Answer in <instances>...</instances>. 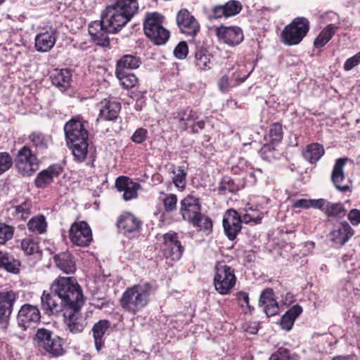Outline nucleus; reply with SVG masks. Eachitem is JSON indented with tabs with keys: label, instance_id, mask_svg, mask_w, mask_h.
<instances>
[{
	"label": "nucleus",
	"instance_id": "f257e3e1",
	"mask_svg": "<svg viewBox=\"0 0 360 360\" xmlns=\"http://www.w3.org/2000/svg\"><path fill=\"white\" fill-rule=\"evenodd\" d=\"M51 292L44 291L41 304L44 314H63L66 330L72 334L82 333L87 323L81 313L86 298L75 277L58 276L51 286Z\"/></svg>",
	"mask_w": 360,
	"mask_h": 360
},
{
	"label": "nucleus",
	"instance_id": "f03ea898",
	"mask_svg": "<svg viewBox=\"0 0 360 360\" xmlns=\"http://www.w3.org/2000/svg\"><path fill=\"white\" fill-rule=\"evenodd\" d=\"M111 5L106 7L101 20L108 32H119L138 12L137 0H110Z\"/></svg>",
	"mask_w": 360,
	"mask_h": 360
},
{
	"label": "nucleus",
	"instance_id": "7ed1b4c3",
	"mask_svg": "<svg viewBox=\"0 0 360 360\" xmlns=\"http://www.w3.org/2000/svg\"><path fill=\"white\" fill-rule=\"evenodd\" d=\"M88 122L82 118L75 117L64 125V132L68 145L72 150L77 162H84L88 153L89 131Z\"/></svg>",
	"mask_w": 360,
	"mask_h": 360
},
{
	"label": "nucleus",
	"instance_id": "20e7f679",
	"mask_svg": "<svg viewBox=\"0 0 360 360\" xmlns=\"http://www.w3.org/2000/svg\"><path fill=\"white\" fill-rule=\"evenodd\" d=\"M152 292L153 285L149 282L134 285L122 293L120 304L124 311L136 314L149 304Z\"/></svg>",
	"mask_w": 360,
	"mask_h": 360
},
{
	"label": "nucleus",
	"instance_id": "39448f33",
	"mask_svg": "<svg viewBox=\"0 0 360 360\" xmlns=\"http://www.w3.org/2000/svg\"><path fill=\"white\" fill-rule=\"evenodd\" d=\"M164 16L159 13H146L143 21V32L147 38L155 45L166 44L170 32L163 26Z\"/></svg>",
	"mask_w": 360,
	"mask_h": 360
},
{
	"label": "nucleus",
	"instance_id": "423d86ee",
	"mask_svg": "<svg viewBox=\"0 0 360 360\" xmlns=\"http://www.w3.org/2000/svg\"><path fill=\"white\" fill-rule=\"evenodd\" d=\"M237 281L235 269L224 261L216 262L214 267L213 285L221 295H229Z\"/></svg>",
	"mask_w": 360,
	"mask_h": 360
},
{
	"label": "nucleus",
	"instance_id": "0eeeda50",
	"mask_svg": "<svg viewBox=\"0 0 360 360\" xmlns=\"http://www.w3.org/2000/svg\"><path fill=\"white\" fill-rule=\"evenodd\" d=\"M33 340L38 347L42 348L52 357L61 356L65 353L63 340L47 328H38Z\"/></svg>",
	"mask_w": 360,
	"mask_h": 360
},
{
	"label": "nucleus",
	"instance_id": "6e6552de",
	"mask_svg": "<svg viewBox=\"0 0 360 360\" xmlns=\"http://www.w3.org/2000/svg\"><path fill=\"white\" fill-rule=\"evenodd\" d=\"M310 30L309 20L305 17L295 18L281 33V41L287 46L301 43Z\"/></svg>",
	"mask_w": 360,
	"mask_h": 360
},
{
	"label": "nucleus",
	"instance_id": "1a4fd4ad",
	"mask_svg": "<svg viewBox=\"0 0 360 360\" xmlns=\"http://www.w3.org/2000/svg\"><path fill=\"white\" fill-rule=\"evenodd\" d=\"M160 240V252L164 258L173 262L181 259L186 248L177 232L169 231L162 234Z\"/></svg>",
	"mask_w": 360,
	"mask_h": 360
},
{
	"label": "nucleus",
	"instance_id": "9d476101",
	"mask_svg": "<svg viewBox=\"0 0 360 360\" xmlns=\"http://www.w3.org/2000/svg\"><path fill=\"white\" fill-rule=\"evenodd\" d=\"M38 154L27 145L23 146L16 154L13 163L18 172L23 176H32L39 168Z\"/></svg>",
	"mask_w": 360,
	"mask_h": 360
},
{
	"label": "nucleus",
	"instance_id": "9b49d317",
	"mask_svg": "<svg viewBox=\"0 0 360 360\" xmlns=\"http://www.w3.org/2000/svg\"><path fill=\"white\" fill-rule=\"evenodd\" d=\"M70 242L78 247H87L93 240L92 231L85 221H75L69 230Z\"/></svg>",
	"mask_w": 360,
	"mask_h": 360
},
{
	"label": "nucleus",
	"instance_id": "f8f14e48",
	"mask_svg": "<svg viewBox=\"0 0 360 360\" xmlns=\"http://www.w3.org/2000/svg\"><path fill=\"white\" fill-rule=\"evenodd\" d=\"M202 210L200 198L192 194H188L180 200L179 214L188 223L200 216Z\"/></svg>",
	"mask_w": 360,
	"mask_h": 360
},
{
	"label": "nucleus",
	"instance_id": "ddd939ff",
	"mask_svg": "<svg viewBox=\"0 0 360 360\" xmlns=\"http://www.w3.org/2000/svg\"><path fill=\"white\" fill-rule=\"evenodd\" d=\"M41 320V312L37 306L24 304L21 306L17 315L18 326L22 330H26L39 323Z\"/></svg>",
	"mask_w": 360,
	"mask_h": 360
},
{
	"label": "nucleus",
	"instance_id": "4468645a",
	"mask_svg": "<svg viewBox=\"0 0 360 360\" xmlns=\"http://www.w3.org/2000/svg\"><path fill=\"white\" fill-rule=\"evenodd\" d=\"M215 34L219 41L229 46H236L244 40L243 30L238 26L220 25L216 27Z\"/></svg>",
	"mask_w": 360,
	"mask_h": 360
},
{
	"label": "nucleus",
	"instance_id": "2eb2a0df",
	"mask_svg": "<svg viewBox=\"0 0 360 360\" xmlns=\"http://www.w3.org/2000/svg\"><path fill=\"white\" fill-rule=\"evenodd\" d=\"M243 220L234 209H229L224 214L222 225L226 237L230 240H234L242 229Z\"/></svg>",
	"mask_w": 360,
	"mask_h": 360
},
{
	"label": "nucleus",
	"instance_id": "dca6fc26",
	"mask_svg": "<svg viewBox=\"0 0 360 360\" xmlns=\"http://www.w3.org/2000/svg\"><path fill=\"white\" fill-rule=\"evenodd\" d=\"M176 20L181 32L186 36L194 37L200 31L199 22L186 8L177 13Z\"/></svg>",
	"mask_w": 360,
	"mask_h": 360
},
{
	"label": "nucleus",
	"instance_id": "f3484780",
	"mask_svg": "<svg viewBox=\"0 0 360 360\" xmlns=\"http://www.w3.org/2000/svg\"><path fill=\"white\" fill-rule=\"evenodd\" d=\"M348 161L347 158L337 159L331 173V181L335 187L343 193L351 191V186L346 182V176L344 172V167Z\"/></svg>",
	"mask_w": 360,
	"mask_h": 360
},
{
	"label": "nucleus",
	"instance_id": "a211bd4d",
	"mask_svg": "<svg viewBox=\"0 0 360 360\" xmlns=\"http://www.w3.org/2000/svg\"><path fill=\"white\" fill-rule=\"evenodd\" d=\"M98 116L105 121H115L121 110V103L112 97L101 100L98 104Z\"/></svg>",
	"mask_w": 360,
	"mask_h": 360
},
{
	"label": "nucleus",
	"instance_id": "6ab92c4d",
	"mask_svg": "<svg viewBox=\"0 0 360 360\" xmlns=\"http://www.w3.org/2000/svg\"><path fill=\"white\" fill-rule=\"evenodd\" d=\"M89 34L91 40L97 45L103 48L110 47V41L108 34H112L108 32L105 25L101 20L91 22L89 25Z\"/></svg>",
	"mask_w": 360,
	"mask_h": 360
},
{
	"label": "nucleus",
	"instance_id": "aec40b11",
	"mask_svg": "<svg viewBox=\"0 0 360 360\" xmlns=\"http://www.w3.org/2000/svg\"><path fill=\"white\" fill-rule=\"evenodd\" d=\"M116 225L120 233L127 235L139 232L141 229L142 221L131 212H124L118 217Z\"/></svg>",
	"mask_w": 360,
	"mask_h": 360
},
{
	"label": "nucleus",
	"instance_id": "412c9836",
	"mask_svg": "<svg viewBox=\"0 0 360 360\" xmlns=\"http://www.w3.org/2000/svg\"><path fill=\"white\" fill-rule=\"evenodd\" d=\"M318 209L326 214L328 221L340 220L347 214V209L342 202H330L324 198H319Z\"/></svg>",
	"mask_w": 360,
	"mask_h": 360
},
{
	"label": "nucleus",
	"instance_id": "4be33fe9",
	"mask_svg": "<svg viewBox=\"0 0 360 360\" xmlns=\"http://www.w3.org/2000/svg\"><path fill=\"white\" fill-rule=\"evenodd\" d=\"M355 231L346 221L339 223L329 233L331 242L339 247L343 246L354 235Z\"/></svg>",
	"mask_w": 360,
	"mask_h": 360
},
{
	"label": "nucleus",
	"instance_id": "5701e85b",
	"mask_svg": "<svg viewBox=\"0 0 360 360\" xmlns=\"http://www.w3.org/2000/svg\"><path fill=\"white\" fill-rule=\"evenodd\" d=\"M28 146L33 148L32 151L43 154L49 147L51 136L41 130H33L27 135Z\"/></svg>",
	"mask_w": 360,
	"mask_h": 360
},
{
	"label": "nucleus",
	"instance_id": "b1692460",
	"mask_svg": "<svg viewBox=\"0 0 360 360\" xmlns=\"http://www.w3.org/2000/svg\"><path fill=\"white\" fill-rule=\"evenodd\" d=\"M18 298V293L12 290L0 292V322L10 317Z\"/></svg>",
	"mask_w": 360,
	"mask_h": 360
},
{
	"label": "nucleus",
	"instance_id": "393cba45",
	"mask_svg": "<svg viewBox=\"0 0 360 360\" xmlns=\"http://www.w3.org/2000/svg\"><path fill=\"white\" fill-rule=\"evenodd\" d=\"M242 10L241 4L236 0H230L224 4L216 5L212 8V16L214 19L229 18L238 14Z\"/></svg>",
	"mask_w": 360,
	"mask_h": 360
},
{
	"label": "nucleus",
	"instance_id": "a878e982",
	"mask_svg": "<svg viewBox=\"0 0 360 360\" xmlns=\"http://www.w3.org/2000/svg\"><path fill=\"white\" fill-rule=\"evenodd\" d=\"M63 167L59 165H52L47 169L40 172L35 180L34 185L38 188H44L53 181V179L58 177L63 172Z\"/></svg>",
	"mask_w": 360,
	"mask_h": 360
},
{
	"label": "nucleus",
	"instance_id": "bb28decb",
	"mask_svg": "<svg viewBox=\"0 0 360 360\" xmlns=\"http://www.w3.org/2000/svg\"><path fill=\"white\" fill-rule=\"evenodd\" d=\"M53 260L56 266L66 274H73L77 270L76 260L68 251L55 255Z\"/></svg>",
	"mask_w": 360,
	"mask_h": 360
},
{
	"label": "nucleus",
	"instance_id": "cd10ccee",
	"mask_svg": "<svg viewBox=\"0 0 360 360\" xmlns=\"http://www.w3.org/2000/svg\"><path fill=\"white\" fill-rule=\"evenodd\" d=\"M56 41V32L50 29L39 33L35 37V48L40 52H46L51 50Z\"/></svg>",
	"mask_w": 360,
	"mask_h": 360
},
{
	"label": "nucleus",
	"instance_id": "c85d7f7f",
	"mask_svg": "<svg viewBox=\"0 0 360 360\" xmlns=\"http://www.w3.org/2000/svg\"><path fill=\"white\" fill-rule=\"evenodd\" d=\"M51 84L61 91H67L72 82V73L68 69L55 70L51 75Z\"/></svg>",
	"mask_w": 360,
	"mask_h": 360
},
{
	"label": "nucleus",
	"instance_id": "c756f323",
	"mask_svg": "<svg viewBox=\"0 0 360 360\" xmlns=\"http://www.w3.org/2000/svg\"><path fill=\"white\" fill-rule=\"evenodd\" d=\"M198 117V113L188 106L179 108L173 113V118L178 120L181 131H186L188 122L196 120Z\"/></svg>",
	"mask_w": 360,
	"mask_h": 360
},
{
	"label": "nucleus",
	"instance_id": "7c9ffc66",
	"mask_svg": "<svg viewBox=\"0 0 360 360\" xmlns=\"http://www.w3.org/2000/svg\"><path fill=\"white\" fill-rule=\"evenodd\" d=\"M141 64L140 57L133 54H124L117 60L115 72L122 74V72L137 69Z\"/></svg>",
	"mask_w": 360,
	"mask_h": 360
},
{
	"label": "nucleus",
	"instance_id": "2f4dec72",
	"mask_svg": "<svg viewBox=\"0 0 360 360\" xmlns=\"http://www.w3.org/2000/svg\"><path fill=\"white\" fill-rule=\"evenodd\" d=\"M110 322L106 319H102L96 322L91 329L94 344L96 350L99 352L104 347L103 336L110 327Z\"/></svg>",
	"mask_w": 360,
	"mask_h": 360
},
{
	"label": "nucleus",
	"instance_id": "473e14b6",
	"mask_svg": "<svg viewBox=\"0 0 360 360\" xmlns=\"http://www.w3.org/2000/svg\"><path fill=\"white\" fill-rule=\"evenodd\" d=\"M302 311L303 309L300 304L293 305L281 316L280 321L281 328L285 331L290 330L295 320L302 314Z\"/></svg>",
	"mask_w": 360,
	"mask_h": 360
},
{
	"label": "nucleus",
	"instance_id": "72a5a7b5",
	"mask_svg": "<svg viewBox=\"0 0 360 360\" xmlns=\"http://www.w3.org/2000/svg\"><path fill=\"white\" fill-rule=\"evenodd\" d=\"M162 197L160 201L163 206V212L160 215V221L162 223L165 222L167 214L174 213L177 210L178 198L174 193H162Z\"/></svg>",
	"mask_w": 360,
	"mask_h": 360
},
{
	"label": "nucleus",
	"instance_id": "f704fd0d",
	"mask_svg": "<svg viewBox=\"0 0 360 360\" xmlns=\"http://www.w3.org/2000/svg\"><path fill=\"white\" fill-rule=\"evenodd\" d=\"M338 30L339 26L335 24L331 23L326 26L314 40V48L321 49L325 46Z\"/></svg>",
	"mask_w": 360,
	"mask_h": 360
},
{
	"label": "nucleus",
	"instance_id": "c9c22d12",
	"mask_svg": "<svg viewBox=\"0 0 360 360\" xmlns=\"http://www.w3.org/2000/svg\"><path fill=\"white\" fill-rule=\"evenodd\" d=\"M247 179V176L243 177V180ZM245 186V181L241 183H236L234 179L229 176H224L218 186V192L219 194L224 195L227 192L235 193Z\"/></svg>",
	"mask_w": 360,
	"mask_h": 360
},
{
	"label": "nucleus",
	"instance_id": "e433bc0d",
	"mask_svg": "<svg viewBox=\"0 0 360 360\" xmlns=\"http://www.w3.org/2000/svg\"><path fill=\"white\" fill-rule=\"evenodd\" d=\"M20 262L8 252L0 250V269L17 274L20 272Z\"/></svg>",
	"mask_w": 360,
	"mask_h": 360
},
{
	"label": "nucleus",
	"instance_id": "4c0bfd02",
	"mask_svg": "<svg viewBox=\"0 0 360 360\" xmlns=\"http://www.w3.org/2000/svg\"><path fill=\"white\" fill-rule=\"evenodd\" d=\"M323 146L318 143L308 144L302 151L304 159L311 164L316 163L324 155Z\"/></svg>",
	"mask_w": 360,
	"mask_h": 360
},
{
	"label": "nucleus",
	"instance_id": "58836bf2",
	"mask_svg": "<svg viewBox=\"0 0 360 360\" xmlns=\"http://www.w3.org/2000/svg\"><path fill=\"white\" fill-rule=\"evenodd\" d=\"M188 224L195 228L198 231L202 232L206 236L210 235L213 231L212 219L202 212L200 214V216H198Z\"/></svg>",
	"mask_w": 360,
	"mask_h": 360
},
{
	"label": "nucleus",
	"instance_id": "ea45409f",
	"mask_svg": "<svg viewBox=\"0 0 360 360\" xmlns=\"http://www.w3.org/2000/svg\"><path fill=\"white\" fill-rule=\"evenodd\" d=\"M32 203L31 200L26 198L23 202L17 205H12L10 208L12 214L18 219L25 221L31 214Z\"/></svg>",
	"mask_w": 360,
	"mask_h": 360
},
{
	"label": "nucleus",
	"instance_id": "a19ab883",
	"mask_svg": "<svg viewBox=\"0 0 360 360\" xmlns=\"http://www.w3.org/2000/svg\"><path fill=\"white\" fill-rule=\"evenodd\" d=\"M171 173L173 174L172 182L175 187L182 191L186 185L187 171L184 166H174L171 167Z\"/></svg>",
	"mask_w": 360,
	"mask_h": 360
},
{
	"label": "nucleus",
	"instance_id": "79ce46f5",
	"mask_svg": "<svg viewBox=\"0 0 360 360\" xmlns=\"http://www.w3.org/2000/svg\"><path fill=\"white\" fill-rule=\"evenodd\" d=\"M212 57L207 49L203 47L196 48L195 53V64L200 70H207L211 68Z\"/></svg>",
	"mask_w": 360,
	"mask_h": 360
},
{
	"label": "nucleus",
	"instance_id": "37998d69",
	"mask_svg": "<svg viewBox=\"0 0 360 360\" xmlns=\"http://www.w3.org/2000/svg\"><path fill=\"white\" fill-rule=\"evenodd\" d=\"M243 210L245 212L241 215L243 223L248 224H259L262 222L264 214L259 210L253 208L252 206H250V205H247Z\"/></svg>",
	"mask_w": 360,
	"mask_h": 360
},
{
	"label": "nucleus",
	"instance_id": "c03bdc74",
	"mask_svg": "<svg viewBox=\"0 0 360 360\" xmlns=\"http://www.w3.org/2000/svg\"><path fill=\"white\" fill-rule=\"evenodd\" d=\"M27 229L30 231L36 234H42L46 231L47 221L43 214H38L31 218L27 223Z\"/></svg>",
	"mask_w": 360,
	"mask_h": 360
},
{
	"label": "nucleus",
	"instance_id": "a18cd8bd",
	"mask_svg": "<svg viewBox=\"0 0 360 360\" xmlns=\"http://www.w3.org/2000/svg\"><path fill=\"white\" fill-rule=\"evenodd\" d=\"M20 247L22 251L27 255H39L41 251L39 249V242L37 240L29 236L23 238L20 243Z\"/></svg>",
	"mask_w": 360,
	"mask_h": 360
},
{
	"label": "nucleus",
	"instance_id": "49530a36",
	"mask_svg": "<svg viewBox=\"0 0 360 360\" xmlns=\"http://www.w3.org/2000/svg\"><path fill=\"white\" fill-rule=\"evenodd\" d=\"M283 138V126L279 122H274L270 125L269 131L266 140L271 143L278 144Z\"/></svg>",
	"mask_w": 360,
	"mask_h": 360
},
{
	"label": "nucleus",
	"instance_id": "de8ad7c7",
	"mask_svg": "<svg viewBox=\"0 0 360 360\" xmlns=\"http://www.w3.org/2000/svg\"><path fill=\"white\" fill-rule=\"evenodd\" d=\"M115 75L124 89L133 88L138 83V78L134 73L122 72V74H118V72H115Z\"/></svg>",
	"mask_w": 360,
	"mask_h": 360
},
{
	"label": "nucleus",
	"instance_id": "09e8293b",
	"mask_svg": "<svg viewBox=\"0 0 360 360\" xmlns=\"http://www.w3.org/2000/svg\"><path fill=\"white\" fill-rule=\"evenodd\" d=\"M300 356L285 347H281L271 354L269 360H300Z\"/></svg>",
	"mask_w": 360,
	"mask_h": 360
},
{
	"label": "nucleus",
	"instance_id": "8fccbe9b",
	"mask_svg": "<svg viewBox=\"0 0 360 360\" xmlns=\"http://www.w3.org/2000/svg\"><path fill=\"white\" fill-rule=\"evenodd\" d=\"M236 299L238 302V305L245 310V312L248 311L252 314L254 308L250 304V297L248 292L245 291H239L236 294Z\"/></svg>",
	"mask_w": 360,
	"mask_h": 360
},
{
	"label": "nucleus",
	"instance_id": "3c124183",
	"mask_svg": "<svg viewBox=\"0 0 360 360\" xmlns=\"http://www.w3.org/2000/svg\"><path fill=\"white\" fill-rule=\"evenodd\" d=\"M14 231L13 226L0 222V245H4L10 240L13 237Z\"/></svg>",
	"mask_w": 360,
	"mask_h": 360
},
{
	"label": "nucleus",
	"instance_id": "603ef678",
	"mask_svg": "<svg viewBox=\"0 0 360 360\" xmlns=\"http://www.w3.org/2000/svg\"><path fill=\"white\" fill-rule=\"evenodd\" d=\"M319 199L317 200H308V199H299L292 201V207L294 209L302 208L309 209L310 207L318 209Z\"/></svg>",
	"mask_w": 360,
	"mask_h": 360
},
{
	"label": "nucleus",
	"instance_id": "864d4df0",
	"mask_svg": "<svg viewBox=\"0 0 360 360\" xmlns=\"http://www.w3.org/2000/svg\"><path fill=\"white\" fill-rule=\"evenodd\" d=\"M13 158L8 153H0V175L8 171L13 165Z\"/></svg>",
	"mask_w": 360,
	"mask_h": 360
},
{
	"label": "nucleus",
	"instance_id": "5fc2aeb1",
	"mask_svg": "<svg viewBox=\"0 0 360 360\" xmlns=\"http://www.w3.org/2000/svg\"><path fill=\"white\" fill-rule=\"evenodd\" d=\"M141 187L140 184L136 182H131V184L125 188L123 192V199L125 201H129L132 199L136 198L138 196V190Z\"/></svg>",
	"mask_w": 360,
	"mask_h": 360
},
{
	"label": "nucleus",
	"instance_id": "6e6d98bb",
	"mask_svg": "<svg viewBox=\"0 0 360 360\" xmlns=\"http://www.w3.org/2000/svg\"><path fill=\"white\" fill-rule=\"evenodd\" d=\"M148 130L143 127L138 128L132 134L131 141L137 144L143 143L148 138Z\"/></svg>",
	"mask_w": 360,
	"mask_h": 360
},
{
	"label": "nucleus",
	"instance_id": "4d7b16f0",
	"mask_svg": "<svg viewBox=\"0 0 360 360\" xmlns=\"http://www.w3.org/2000/svg\"><path fill=\"white\" fill-rule=\"evenodd\" d=\"M264 307V311L268 317L274 316L279 312V305L276 300L271 301L262 305Z\"/></svg>",
	"mask_w": 360,
	"mask_h": 360
},
{
	"label": "nucleus",
	"instance_id": "13d9d810",
	"mask_svg": "<svg viewBox=\"0 0 360 360\" xmlns=\"http://www.w3.org/2000/svg\"><path fill=\"white\" fill-rule=\"evenodd\" d=\"M188 53L187 43L184 41H180L174 50V55L178 59H184Z\"/></svg>",
	"mask_w": 360,
	"mask_h": 360
},
{
	"label": "nucleus",
	"instance_id": "bf43d9fd",
	"mask_svg": "<svg viewBox=\"0 0 360 360\" xmlns=\"http://www.w3.org/2000/svg\"><path fill=\"white\" fill-rule=\"evenodd\" d=\"M276 300L275 293L272 288H266L261 293L259 299V305L262 306L267 302Z\"/></svg>",
	"mask_w": 360,
	"mask_h": 360
},
{
	"label": "nucleus",
	"instance_id": "052dcab7",
	"mask_svg": "<svg viewBox=\"0 0 360 360\" xmlns=\"http://www.w3.org/2000/svg\"><path fill=\"white\" fill-rule=\"evenodd\" d=\"M217 86L221 92L226 93L234 86L231 85L229 77L227 75H224L218 79Z\"/></svg>",
	"mask_w": 360,
	"mask_h": 360
},
{
	"label": "nucleus",
	"instance_id": "680f3d73",
	"mask_svg": "<svg viewBox=\"0 0 360 360\" xmlns=\"http://www.w3.org/2000/svg\"><path fill=\"white\" fill-rule=\"evenodd\" d=\"M360 64V54L358 52L354 56L347 58L344 63V70L349 71L354 67Z\"/></svg>",
	"mask_w": 360,
	"mask_h": 360
},
{
	"label": "nucleus",
	"instance_id": "e2e57ef3",
	"mask_svg": "<svg viewBox=\"0 0 360 360\" xmlns=\"http://www.w3.org/2000/svg\"><path fill=\"white\" fill-rule=\"evenodd\" d=\"M347 219L354 226H357L360 224V210L352 209L347 214Z\"/></svg>",
	"mask_w": 360,
	"mask_h": 360
},
{
	"label": "nucleus",
	"instance_id": "0e129e2a",
	"mask_svg": "<svg viewBox=\"0 0 360 360\" xmlns=\"http://www.w3.org/2000/svg\"><path fill=\"white\" fill-rule=\"evenodd\" d=\"M131 181L130 179L125 176H120L117 178L115 181V187L119 191H123L129 184H131Z\"/></svg>",
	"mask_w": 360,
	"mask_h": 360
},
{
	"label": "nucleus",
	"instance_id": "69168bd1",
	"mask_svg": "<svg viewBox=\"0 0 360 360\" xmlns=\"http://www.w3.org/2000/svg\"><path fill=\"white\" fill-rule=\"evenodd\" d=\"M274 145H276V143H271V142H269V143H266L264 144L262 148L260 149V154H261V156L264 158V159H268L270 157L267 155V154L269 153H272L275 150V148H274Z\"/></svg>",
	"mask_w": 360,
	"mask_h": 360
},
{
	"label": "nucleus",
	"instance_id": "338daca9",
	"mask_svg": "<svg viewBox=\"0 0 360 360\" xmlns=\"http://www.w3.org/2000/svg\"><path fill=\"white\" fill-rule=\"evenodd\" d=\"M195 125L198 127V129H203L205 127V122L203 120H200L197 122Z\"/></svg>",
	"mask_w": 360,
	"mask_h": 360
},
{
	"label": "nucleus",
	"instance_id": "774afa93",
	"mask_svg": "<svg viewBox=\"0 0 360 360\" xmlns=\"http://www.w3.org/2000/svg\"><path fill=\"white\" fill-rule=\"evenodd\" d=\"M331 360H350L349 356H337L333 357Z\"/></svg>",
	"mask_w": 360,
	"mask_h": 360
}]
</instances>
